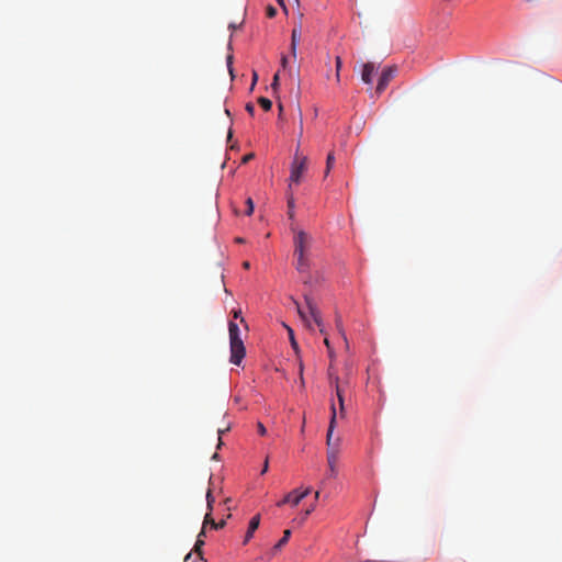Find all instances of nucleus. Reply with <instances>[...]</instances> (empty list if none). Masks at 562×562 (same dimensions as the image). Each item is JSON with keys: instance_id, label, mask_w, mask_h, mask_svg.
Listing matches in <instances>:
<instances>
[{"instance_id": "1", "label": "nucleus", "mask_w": 562, "mask_h": 562, "mask_svg": "<svg viewBox=\"0 0 562 562\" xmlns=\"http://www.w3.org/2000/svg\"><path fill=\"white\" fill-rule=\"evenodd\" d=\"M294 233L293 237V246H294V267L301 274H306L303 279V283L305 285H312L314 280L310 274L311 269V248L313 244V238L310 234L302 229H296L294 227L291 228Z\"/></svg>"}, {"instance_id": "2", "label": "nucleus", "mask_w": 562, "mask_h": 562, "mask_svg": "<svg viewBox=\"0 0 562 562\" xmlns=\"http://www.w3.org/2000/svg\"><path fill=\"white\" fill-rule=\"evenodd\" d=\"M231 362L239 366L246 355V348L240 337V329L237 323L231 321L228 324Z\"/></svg>"}, {"instance_id": "3", "label": "nucleus", "mask_w": 562, "mask_h": 562, "mask_svg": "<svg viewBox=\"0 0 562 562\" xmlns=\"http://www.w3.org/2000/svg\"><path fill=\"white\" fill-rule=\"evenodd\" d=\"M340 452V438L337 437V442L330 443V437L328 438V449L326 452V459L328 464L327 477L335 479L338 474L337 463L339 460Z\"/></svg>"}, {"instance_id": "4", "label": "nucleus", "mask_w": 562, "mask_h": 562, "mask_svg": "<svg viewBox=\"0 0 562 562\" xmlns=\"http://www.w3.org/2000/svg\"><path fill=\"white\" fill-rule=\"evenodd\" d=\"M307 157L304 155H300L299 150H296L293 161L291 164V173H290V186L292 183L299 184L301 182L302 176L307 169Z\"/></svg>"}, {"instance_id": "5", "label": "nucleus", "mask_w": 562, "mask_h": 562, "mask_svg": "<svg viewBox=\"0 0 562 562\" xmlns=\"http://www.w3.org/2000/svg\"><path fill=\"white\" fill-rule=\"evenodd\" d=\"M304 300H305L306 307L308 310V315L311 316L313 322L319 328L321 334L326 335L322 314H321V311L318 310L317 304L315 303L314 299L312 297V295L310 293H304Z\"/></svg>"}, {"instance_id": "6", "label": "nucleus", "mask_w": 562, "mask_h": 562, "mask_svg": "<svg viewBox=\"0 0 562 562\" xmlns=\"http://www.w3.org/2000/svg\"><path fill=\"white\" fill-rule=\"evenodd\" d=\"M395 72H396L395 66H389L383 69V71L379 78L376 89H375V93L378 95H380L386 89L390 81L394 78Z\"/></svg>"}, {"instance_id": "7", "label": "nucleus", "mask_w": 562, "mask_h": 562, "mask_svg": "<svg viewBox=\"0 0 562 562\" xmlns=\"http://www.w3.org/2000/svg\"><path fill=\"white\" fill-rule=\"evenodd\" d=\"M311 493V488L307 487L303 492L294 490L286 494L282 501L278 503V506H283L286 503H291L293 506H297L300 502Z\"/></svg>"}, {"instance_id": "8", "label": "nucleus", "mask_w": 562, "mask_h": 562, "mask_svg": "<svg viewBox=\"0 0 562 562\" xmlns=\"http://www.w3.org/2000/svg\"><path fill=\"white\" fill-rule=\"evenodd\" d=\"M259 525H260V515H255L249 521V526H248L247 532H246L244 541H243L244 544H247L249 542V540L252 538L255 531L258 529Z\"/></svg>"}, {"instance_id": "9", "label": "nucleus", "mask_w": 562, "mask_h": 562, "mask_svg": "<svg viewBox=\"0 0 562 562\" xmlns=\"http://www.w3.org/2000/svg\"><path fill=\"white\" fill-rule=\"evenodd\" d=\"M375 72V66L373 63H366L362 66V72H361V79L364 83L371 85L372 83V77Z\"/></svg>"}, {"instance_id": "10", "label": "nucleus", "mask_w": 562, "mask_h": 562, "mask_svg": "<svg viewBox=\"0 0 562 562\" xmlns=\"http://www.w3.org/2000/svg\"><path fill=\"white\" fill-rule=\"evenodd\" d=\"M206 499H207V508H209L210 512L204 517L203 528H202L203 530H204V528L207 525H210L212 528H214V524H216V521L212 518V515H211V512L213 509L212 504L214 502V498L212 497L211 491L207 492Z\"/></svg>"}, {"instance_id": "11", "label": "nucleus", "mask_w": 562, "mask_h": 562, "mask_svg": "<svg viewBox=\"0 0 562 562\" xmlns=\"http://www.w3.org/2000/svg\"><path fill=\"white\" fill-rule=\"evenodd\" d=\"M330 383L336 389V395H337V398H338V402H339L340 414H341V416H344V412H345L344 391H342V389L339 385V378L338 376L331 378V382Z\"/></svg>"}, {"instance_id": "12", "label": "nucleus", "mask_w": 562, "mask_h": 562, "mask_svg": "<svg viewBox=\"0 0 562 562\" xmlns=\"http://www.w3.org/2000/svg\"><path fill=\"white\" fill-rule=\"evenodd\" d=\"M336 418H337V413H336L335 405L333 404L331 405V417H330V422H329V426H328V430H327V436H326V445L327 446H328L329 434H330V443L335 445L337 442V438L335 440L333 438L334 429H335V426H336Z\"/></svg>"}, {"instance_id": "13", "label": "nucleus", "mask_w": 562, "mask_h": 562, "mask_svg": "<svg viewBox=\"0 0 562 562\" xmlns=\"http://www.w3.org/2000/svg\"><path fill=\"white\" fill-rule=\"evenodd\" d=\"M292 301H293V304L295 305V308H296L297 314H299V316L301 317L302 322H303V323H304V324H305L310 329H312V323H311V321H310V317H308L307 313L302 308V306L300 305V303H299L296 300L292 299Z\"/></svg>"}, {"instance_id": "14", "label": "nucleus", "mask_w": 562, "mask_h": 562, "mask_svg": "<svg viewBox=\"0 0 562 562\" xmlns=\"http://www.w3.org/2000/svg\"><path fill=\"white\" fill-rule=\"evenodd\" d=\"M204 535H205V532H204V530L202 529V530H201V532L199 533L198 539H196V542H195V544H194V550H195L196 552H200L201 547L204 544V540L202 539V537H203ZM194 561H198V562H206V561L202 558L201 553H199V554L194 558Z\"/></svg>"}, {"instance_id": "15", "label": "nucleus", "mask_w": 562, "mask_h": 562, "mask_svg": "<svg viewBox=\"0 0 562 562\" xmlns=\"http://www.w3.org/2000/svg\"><path fill=\"white\" fill-rule=\"evenodd\" d=\"M300 35H301V30L296 29V27L293 29V31H292V38H291V50H292V54L294 56L296 54V45H297Z\"/></svg>"}, {"instance_id": "16", "label": "nucleus", "mask_w": 562, "mask_h": 562, "mask_svg": "<svg viewBox=\"0 0 562 562\" xmlns=\"http://www.w3.org/2000/svg\"><path fill=\"white\" fill-rule=\"evenodd\" d=\"M291 536V530L286 529L283 531V537L278 541V543L274 546V550L281 549L284 544L288 543Z\"/></svg>"}, {"instance_id": "17", "label": "nucleus", "mask_w": 562, "mask_h": 562, "mask_svg": "<svg viewBox=\"0 0 562 562\" xmlns=\"http://www.w3.org/2000/svg\"><path fill=\"white\" fill-rule=\"evenodd\" d=\"M284 327L288 330L292 348L295 350V352H299V345H297V342H296V340L294 338L293 329L291 327L286 326L285 324H284Z\"/></svg>"}, {"instance_id": "18", "label": "nucleus", "mask_w": 562, "mask_h": 562, "mask_svg": "<svg viewBox=\"0 0 562 562\" xmlns=\"http://www.w3.org/2000/svg\"><path fill=\"white\" fill-rule=\"evenodd\" d=\"M335 164V156H334V153H329L327 155V159H326V169H325V176H327L330 171V169L333 168Z\"/></svg>"}, {"instance_id": "19", "label": "nucleus", "mask_w": 562, "mask_h": 562, "mask_svg": "<svg viewBox=\"0 0 562 562\" xmlns=\"http://www.w3.org/2000/svg\"><path fill=\"white\" fill-rule=\"evenodd\" d=\"M258 103L260 104V106L265 110V111H269L272 106V102L271 100H269L268 98H265V97H260L258 99Z\"/></svg>"}, {"instance_id": "20", "label": "nucleus", "mask_w": 562, "mask_h": 562, "mask_svg": "<svg viewBox=\"0 0 562 562\" xmlns=\"http://www.w3.org/2000/svg\"><path fill=\"white\" fill-rule=\"evenodd\" d=\"M335 64H336V80H337V82H339L340 81L339 72H340V68L342 65L341 58L339 56L336 57Z\"/></svg>"}, {"instance_id": "21", "label": "nucleus", "mask_w": 562, "mask_h": 562, "mask_svg": "<svg viewBox=\"0 0 562 562\" xmlns=\"http://www.w3.org/2000/svg\"><path fill=\"white\" fill-rule=\"evenodd\" d=\"M288 207H289V217H294V199L293 196H290L288 200Z\"/></svg>"}, {"instance_id": "22", "label": "nucleus", "mask_w": 562, "mask_h": 562, "mask_svg": "<svg viewBox=\"0 0 562 562\" xmlns=\"http://www.w3.org/2000/svg\"><path fill=\"white\" fill-rule=\"evenodd\" d=\"M279 80H280V76H279V72H277L274 76H273V80H272V83H271V89L273 91H277L279 89Z\"/></svg>"}, {"instance_id": "23", "label": "nucleus", "mask_w": 562, "mask_h": 562, "mask_svg": "<svg viewBox=\"0 0 562 562\" xmlns=\"http://www.w3.org/2000/svg\"><path fill=\"white\" fill-rule=\"evenodd\" d=\"M246 204H247V211H246V214L247 215H251L252 212H254V202H252V199L251 198H248L247 201H246Z\"/></svg>"}, {"instance_id": "24", "label": "nucleus", "mask_w": 562, "mask_h": 562, "mask_svg": "<svg viewBox=\"0 0 562 562\" xmlns=\"http://www.w3.org/2000/svg\"><path fill=\"white\" fill-rule=\"evenodd\" d=\"M266 13H267V16L268 18H274L276 14H277V9L272 5H268L267 9H266Z\"/></svg>"}, {"instance_id": "25", "label": "nucleus", "mask_w": 562, "mask_h": 562, "mask_svg": "<svg viewBox=\"0 0 562 562\" xmlns=\"http://www.w3.org/2000/svg\"><path fill=\"white\" fill-rule=\"evenodd\" d=\"M336 325H337V328H338L339 333L341 334L342 338L345 339V341H347L346 335H345L342 326H341L340 317H337Z\"/></svg>"}, {"instance_id": "26", "label": "nucleus", "mask_w": 562, "mask_h": 562, "mask_svg": "<svg viewBox=\"0 0 562 562\" xmlns=\"http://www.w3.org/2000/svg\"><path fill=\"white\" fill-rule=\"evenodd\" d=\"M257 429H258V432L261 435V436H265L267 434V429L266 427L263 426V424H261L260 422L257 424Z\"/></svg>"}, {"instance_id": "27", "label": "nucleus", "mask_w": 562, "mask_h": 562, "mask_svg": "<svg viewBox=\"0 0 562 562\" xmlns=\"http://www.w3.org/2000/svg\"><path fill=\"white\" fill-rule=\"evenodd\" d=\"M268 469H269V457H266L263 465H262L261 474H265L268 471Z\"/></svg>"}, {"instance_id": "28", "label": "nucleus", "mask_w": 562, "mask_h": 562, "mask_svg": "<svg viewBox=\"0 0 562 562\" xmlns=\"http://www.w3.org/2000/svg\"><path fill=\"white\" fill-rule=\"evenodd\" d=\"M299 371H300V382H301V384L303 386L304 385V379H303V363H302V361H300Z\"/></svg>"}, {"instance_id": "29", "label": "nucleus", "mask_w": 562, "mask_h": 562, "mask_svg": "<svg viewBox=\"0 0 562 562\" xmlns=\"http://www.w3.org/2000/svg\"><path fill=\"white\" fill-rule=\"evenodd\" d=\"M246 111H247L250 115H254V113H255V106H254V104H251V103H247V104H246Z\"/></svg>"}, {"instance_id": "30", "label": "nucleus", "mask_w": 562, "mask_h": 562, "mask_svg": "<svg viewBox=\"0 0 562 562\" xmlns=\"http://www.w3.org/2000/svg\"><path fill=\"white\" fill-rule=\"evenodd\" d=\"M228 429H229V428L227 427V428H225V429H218V430H217V434H218V447L222 445L221 436H222L223 434H225L226 431H228Z\"/></svg>"}, {"instance_id": "31", "label": "nucleus", "mask_w": 562, "mask_h": 562, "mask_svg": "<svg viewBox=\"0 0 562 562\" xmlns=\"http://www.w3.org/2000/svg\"><path fill=\"white\" fill-rule=\"evenodd\" d=\"M232 63H233V56L229 55L227 57V64H228V68H229V72L233 74V69H232Z\"/></svg>"}, {"instance_id": "32", "label": "nucleus", "mask_w": 562, "mask_h": 562, "mask_svg": "<svg viewBox=\"0 0 562 562\" xmlns=\"http://www.w3.org/2000/svg\"><path fill=\"white\" fill-rule=\"evenodd\" d=\"M314 506H311L310 508H307L304 513V516H303V520L308 516L311 515V513L314 510Z\"/></svg>"}, {"instance_id": "33", "label": "nucleus", "mask_w": 562, "mask_h": 562, "mask_svg": "<svg viewBox=\"0 0 562 562\" xmlns=\"http://www.w3.org/2000/svg\"><path fill=\"white\" fill-rule=\"evenodd\" d=\"M225 526V520L214 524V529H221Z\"/></svg>"}, {"instance_id": "34", "label": "nucleus", "mask_w": 562, "mask_h": 562, "mask_svg": "<svg viewBox=\"0 0 562 562\" xmlns=\"http://www.w3.org/2000/svg\"><path fill=\"white\" fill-rule=\"evenodd\" d=\"M254 157V154H248L243 157V162H248Z\"/></svg>"}, {"instance_id": "35", "label": "nucleus", "mask_w": 562, "mask_h": 562, "mask_svg": "<svg viewBox=\"0 0 562 562\" xmlns=\"http://www.w3.org/2000/svg\"><path fill=\"white\" fill-rule=\"evenodd\" d=\"M277 2L282 7V9L284 10V12L286 13V7L284 4V0H277Z\"/></svg>"}, {"instance_id": "36", "label": "nucleus", "mask_w": 562, "mask_h": 562, "mask_svg": "<svg viewBox=\"0 0 562 562\" xmlns=\"http://www.w3.org/2000/svg\"><path fill=\"white\" fill-rule=\"evenodd\" d=\"M286 63H288V58L285 56H283L282 59H281V65H282L283 68H285Z\"/></svg>"}, {"instance_id": "37", "label": "nucleus", "mask_w": 562, "mask_h": 562, "mask_svg": "<svg viewBox=\"0 0 562 562\" xmlns=\"http://www.w3.org/2000/svg\"><path fill=\"white\" fill-rule=\"evenodd\" d=\"M324 344H325V346L327 347V349L331 348L330 342H329V339H328L327 337H325V339H324Z\"/></svg>"}, {"instance_id": "38", "label": "nucleus", "mask_w": 562, "mask_h": 562, "mask_svg": "<svg viewBox=\"0 0 562 562\" xmlns=\"http://www.w3.org/2000/svg\"><path fill=\"white\" fill-rule=\"evenodd\" d=\"M240 313H241V312H240V310H238V311H234V312H233V316H234V318H238V317L240 316Z\"/></svg>"}, {"instance_id": "39", "label": "nucleus", "mask_w": 562, "mask_h": 562, "mask_svg": "<svg viewBox=\"0 0 562 562\" xmlns=\"http://www.w3.org/2000/svg\"><path fill=\"white\" fill-rule=\"evenodd\" d=\"M257 79H258V75H257V72H254L252 74V86L256 83Z\"/></svg>"}, {"instance_id": "40", "label": "nucleus", "mask_w": 562, "mask_h": 562, "mask_svg": "<svg viewBox=\"0 0 562 562\" xmlns=\"http://www.w3.org/2000/svg\"><path fill=\"white\" fill-rule=\"evenodd\" d=\"M192 559V553H188L184 558V562H189Z\"/></svg>"}, {"instance_id": "41", "label": "nucleus", "mask_w": 562, "mask_h": 562, "mask_svg": "<svg viewBox=\"0 0 562 562\" xmlns=\"http://www.w3.org/2000/svg\"><path fill=\"white\" fill-rule=\"evenodd\" d=\"M243 267H244L245 269H249V268H250V263H249L248 261H245V262L243 263Z\"/></svg>"}, {"instance_id": "42", "label": "nucleus", "mask_w": 562, "mask_h": 562, "mask_svg": "<svg viewBox=\"0 0 562 562\" xmlns=\"http://www.w3.org/2000/svg\"><path fill=\"white\" fill-rule=\"evenodd\" d=\"M240 323L244 324L245 329H248V325L243 317H240Z\"/></svg>"}, {"instance_id": "43", "label": "nucleus", "mask_w": 562, "mask_h": 562, "mask_svg": "<svg viewBox=\"0 0 562 562\" xmlns=\"http://www.w3.org/2000/svg\"><path fill=\"white\" fill-rule=\"evenodd\" d=\"M328 356H329L330 358H334V351H333V348H329V349H328Z\"/></svg>"}, {"instance_id": "44", "label": "nucleus", "mask_w": 562, "mask_h": 562, "mask_svg": "<svg viewBox=\"0 0 562 562\" xmlns=\"http://www.w3.org/2000/svg\"><path fill=\"white\" fill-rule=\"evenodd\" d=\"M318 497H319V491H316V493H315V499H318Z\"/></svg>"}, {"instance_id": "45", "label": "nucleus", "mask_w": 562, "mask_h": 562, "mask_svg": "<svg viewBox=\"0 0 562 562\" xmlns=\"http://www.w3.org/2000/svg\"><path fill=\"white\" fill-rule=\"evenodd\" d=\"M229 27L235 30L237 26L235 24H231Z\"/></svg>"}]
</instances>
